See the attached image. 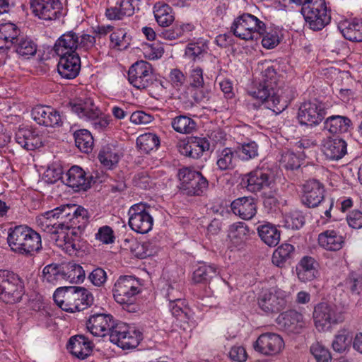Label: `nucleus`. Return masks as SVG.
Returning <instances> with one entry per match:
<instances>
[{
  "instance_id": "ddd939ff",
  "label": "nucleus",
  "mask_w": 362,
  "mask_h": 362,
  "mask_svg": "<svg viewBox=\"0 0 362 362\" xmlns=\"http://www.w3.org/2000/svg\"><path fill=\"white\" fill-rule=\"evenodd\" d=\"M289 295L279 288L263 290L258 297V305L266 313H277L287 305Z\"/></svg>"
},
{
  "instance_id": "423d86ee",
  "label": "nucleus",
  "mask_w": 362,
  "mask_h": 362,
  "mask_svg": "<svg viewBox=\"0 0 362 362\" xmlns=\"http://www.w3.org/2000/svg\"><path fill=\"white\" fill-rule=\"evenodd\" d=\"M25 293L24 280L8 269H0V301L6 305H15L23 300Z\"/></svg>"
},
{
  "instance_id": "5fc2aeb1",
  "label": "nucleus",
  "mask_w": 362,
  "mask_h": 362,
  "mask_svg": "<svg viewBox=\"0 0 362 362\" xmlns=\"http://www.w3.org/2000/svg\"><path fill=\"white\" fill-rule=\"evenodd\" d=\"M74 139L76 146L81 151L89 153L92 151L93 137L88 130L82 129L76 131L74 133Z\"/></svg>"
},
{
  "instance_id": "aec40b11",
  "label": "nucleus",
  "mask_w": 362,
  "mask_h": 362,
  "mask_svg": "<svg viewBox=\"0 0 362 362\" xmlns=\"http://www.w3.org/2000/svg\"><path fill=\"white\" fill-rule=\"evenodd\" d=\"M116 324L117 322L111 314L92 311L86 322V327L93 336L104 337L110 334Z\"/></svg>"
},
{
  "instance_id": "09e8293b",
  "label": "nucleus",
  "mask_w": 362,
  "mask_h": 362,
  "mask_svg": "<svg viewBox=\"0 0 362 362\" xmlns=\"http://www.w3.org/2000/svg\"><path fill=\"white\" fill-rule=\"evenodd\" d=\"M172 128L177 133L189 134L197 129V122L186 115H180L172 119Z\"/></svg>"
},
{
  "instance_id": "6ab92c4d",
  "label": "nucleus",
  "mask_w": 362,
  "mask_h": 362,
  "mask_svg": "<svg viewBox=\"0 0 362 362\" xmlns=\"http://www.w3.org/2000/svg\"><path fill=\"white\" fill-rule=\"evenodd\" d=\"M33 14L43 21L59 18L63 8L60 0H30Z\"/></svg>"
},
{
  "instance_id": "0eeeda50",
  "label": "nucleus",
  "mask_w": 362,
  "mask_h": 362,
  "mask_svg": "<svg viewBox=\"0 0 362 362\" xmlns=\"http://www.w3.org/2000/svg\"><path fill=\"white\" fill-rule=\"evenodd\" d=\"M300 12L309 28L314 31L322 30L331 21V10L325 0H307Z\"/></svg>"
},
{
  "instance_id": "79ce46f5",
  "label": "nucleus",
  "mask_w": 362,
  "mask_h": 362,
  "mask_svg": "<svg viewBox=\"0 0 362 362\" xmlns=\"http://www.w3.org/2000/svg\"><path fill=\"white\" fill-rule=\"evenodd\" d=\"M354 334L349 328H341L335 334L332 346L333 350L339 354L348 352L353 346Z\"/></svg>"
},
{
  "instance_id": "412c9836",
  "label": "nucleus",
  "mask_w": 362,
  "mask_h": 362,
  "mask_svg": "<svg viewBox=\"0 0 362 362\" xmlns=\"http://www.w3.org/2000/svg\"><path fill=\"white\" fill-rule=\"evenodd\" d=\"M152 67L146 61H138L128 71L129 83L137 89H144L152 83Z\"/></svg>"
},
{
  "instance_id": "69168bd1",
  "label": "nucleus",
  "mask_w": 362,
  "mask_h": 362,
  "mask_svg": "<svg viewBox=\"0 0 362 362\" xmlns=\"http://www.w3.org/2000/svg\"><path fill=\"white\" fill-rule=\"evenodd\" d=\"M163 296L168 303H173L184 298V294L178 288L177 284H166L162 289Z\"/></svg>"
},
{
  "instance_id": "f704fd0d",
  "label": "nucleus",
  "mask_w": 362,
  "mask_h": 362,
  "mask_svg": "<svg viewBox=\"0 0 362 362\" xmlns=\"http://www.w3.org/2000/svg\"><path fill=\"white\" fill-rule=\"evenodd\" d=\"M66 346L72 355L85 359L91 354L93 344L84 335L79 334L71 337Z\"/></svg>"
},
{
  "instance_id": "4468645a",
  "label": "nucleus",
  "mask_w": 362,
  "mask_h": 362,
  "mask_svg": "<svg viewBox=\"0 0 362 362\" xmlns=\"http://www.w3.org/2000/svg\"><path fill=\"white\" fill-rule=\"evenodd\" d=\"M313 319L318 330L327 331L332 325L342 322L344 316L341 312H337L334 306L322 302L315 307Z\"/></svg>"
},
{
  "instance_id": "a18cd8bd",
  "label": "nucleus",
  "mask_w": 362,
  "mask_h": 362,
  "mask_svg": "<svg viewBox=\"0 0 362 362\" xmlns=\"http://www.w3.org/2000/svg\"><path fill=\"white\" fill-rule=\"evenodd\" d=\"M257 232L261 240L269 247L277 245L280 241V230L274 224L267 223L259 226Z\"/></svg>"
},
{
  "instance_id": "9d476101",
  "label": "nucleus",
  "mask_w": 362,
  "mask_h": 362,
  "mask_svg": "<svg viewBox=\"0 0 362 362\" xmlns=\"http://www.w3.org/2000/svg\"><path fill=\"white\" fill-rule=\"evenodd\" d=\"M151 210L149 204L142 202L132 205L127 212L129 228L140 234H146L151 231L154 223Z\"/></svg>"
},
{
  "instance_id": "de8ad7c7",
  "label": "nucleus",
  "mask_w": 362,
  "mask_h": 362,
  "mask_svg": "<svg viewBox=\"0 0 362 362\" xmlns=\"http://www.w3.org/2000/svg\"><path fill=\"white\" fill-rule=\"evenodd\" d=\"M219 274L214 264H200L193 272L192 279L197 284H206Z\"/></svg>"
},
{
  "instance_id": "c03bdc74",
  "label": "nucleus",
  "mask_w": 362,
  "mask_h": 362,
  "mask_svg": "<svg viewBox=\"0 0 362 362\" xmlns=\"http://www.w3.org/2000/svg\"><path fill=\"white\" fill-rule=\"evenodd\" d=\"M62 279L70 283H80L85 279V272L83 267L74 262L62 264Z\"/></svg>"
},
{
  "instance_id": "b1692460",
  "label": "nucleus",
  "mask_w": 362,
  "mask_h": 362,
  "mask_svg": "<svg viewBox=\"0 0 362 362\" xmlns=\"http://www.w3.org/2000/svg\"><path fill=\"white\" fill-rule=\"evenodd\" d=\"M22 34L20 27L13 22L0 23V54H7Z\"/></svg>"
},
{
  "instance_id": "7c9ffc66",
  "label": "nucleus",
  "mask_w": 362,
  "mask_h": 362,
  "mask_svg": "<svg viewBox=\"0 0 362 362\" xmlns=\"http://www.w3.org/2000/svg\"><path fill=\"white\" fill-rule=\"evenodd\" d=\"M15 140L22 148L33 151L42 146V136L33 128H20L15 134Z\"/></svg>"
},
{
  "instance_id": "4be33fe9",
  "label": "nucleus",
  "mask_w": 362,
  "mask_h": 362,
  "mask_svg": "<svg viewBox=\"0 0 362 362\" xmlns=\"http://www.w3.org/2000/svg\"><path fill=\"white\" fill-rule=\"evenodd\" d=\"M31 115L37 124L45 127H60L63 123L59 112L51 106L37 105L32 109Z\"/></svg>"
},
{
  "instance_id": "c756f323",
  "label": "nucleus",
  "mask_w": 362,
  "mask_h": 362,
  "mask_svg": "<svg viewBox=\"0 0 362 362\" xmlns=\"http://www.w3.org/2000/svg\"><path fill=\"white\" fill-rule=\"evenodd\" d=\"M317 243L327 251L337 252L344 246L345 238L338 230L327 229L318 235Z\"/></svg>"
},
{
  "instance_id": "5701e85b",
  "label": "nucleus",
  "mask_w": 362,
  "mask_h": 362,
  "mask_svg": "<svg viewBox=\"0 0 362 362\" xmlns=\"http://www.w3.org/2000/svg\"><path fill=\"white\" fill-rule=\"evenodd\" d=\"M62 179L67 186L79 192L90 187L92 177L87 175L81 167L74 165L62 176Z\"/></svg>"
},
{
  "instance_id": "dca6fc26",
  "label": "nucleus",
  "mask_w": 362,
  "mask_h": 362,
  "mask_svg": "<svg viewBox=\"0 0 362 362\" xmlns=\"http://www.w3.org/2000/svg\"><path fill=\"white\" fill-rule=\"evenodd\" d=\"M273 182V177L268 168H256L242 176L240 184L247 191L256 193L269 188Z\"/></svg>"
},
{
  "instance_id": "e433bc0d",
  "label": "nucleus",
  "mask_w": 362,
  "mask_h": 362,
  "mask_svg": "<svg viewBox=\"0 0 362 362\" xmlns=\"http://www.w3.org/2000/svg\"><path fill=\"white\" fill-rule=\"evenodd\" d=\"M231 210L234 214L244 220L252 219L257 213L255 199L251 197H243L231 203Z\"/></svg>"
},
{
  "instance_id": "2eb2a0df",
  "label": "nucleus",
  "mask_w": 362,
  "mask_h": 362,
  "mask_svg": "<svg viewBox=\"0 0 362 362\" xmlns=\"http://www.w3.org/2000/svg\"><path fill=\"white\" fill-rule=\"evenodd\" d=\"M326 112V108L322 102L317 100H308L300 105L298 119L301 125L317 126L323 120Z\"/></svg>"
},
{
  "instance_id": "338daca9",
  "label": "nucleus",
  "mask_w": 362,
  "mask_h": 362,
  "mask_svg": "<svg viewBox=\"0 0 362 362\" xmlns=\"http://www.w3.org/2000/svg\"><path fill=\"white\" fill-rule=\"evenodd\" d=\"M344 286L352 294H360L362 291V276L351 273L344 281Z\"/></svg>"
},
{
  "instance_id": "cd10ccee",
  "label": "nucleus",
  "mask_w": 362,
  "mask_h": 362,
  "mask_svg": "<svg viewBox=\"0 0 362 362\" xmlns=\"http://www.w3.org/2000/svg\"><path fill=\"white\" fill-rule=\"evenodd\" d=\"M322 151L327 159L339 160L347 153V143L339 137H327L322 141Z\"/></svg>"
},
{
  "instance_id": "4c0bfd02",
  "label": "nucleus",
  "mask_w": 362,
  "mask_h": 362,
  "mask_svg": "<svg viewBox=\"0 0 362 362\" xmlns=\"http://www.w3.org/2000/svg\"><path fill=\"white\" fill-rule=\"evenodd\" d=\"M122 156V154L117 145L107 144L101 147L98 158L105 168L112 170L117 167Z\"/></svg>"
},
{
  "instance_id": "c9c22d12",
  "label": "nucleus",
  "mask_w": 362,
  "mask_h": 362,
  "mask_svg": "<svg viewBox=\"0 0 362 362\" xmlns=\"http://www.w3.org/2000/svg\"><path fill=\"white\" fill-rule=\"evenodd\" d=\"M37 40L30 35L22 34L16 41L11 49L23 59H29L34 57L37 51Z\"/></svg>"
},
{
  "instance_id": "37998d69",
  "label": "nucleus",
  "mask_w": 362,
  "mask_h": 362,
  "mask_svg": "<svg viewBox=\"0 0 362 362\" xmlns=\"http://www.w3.org/2000/svg\"><path fill=\"white\" fill-rule=\"evenodd\" d=\"M295 247L289 243H282L273 252L272 262L274 265L283 268L293 257Z\"/></svg>"
},
{
  "instance_id": "0e129e2a",
  "label": "nucleus",
  "mask_w": 362,
  "mask_h": 362,
  "mask_svg": "<svg viewBox=\"0 0 362 362\" xmlns=\"http://www.w3.org/2000/svg\"><path fill=\"white\" fill-rule=\"evenodd\" d=\"M284 223L287 228L298 230L304 225L305 218L300 213L294 211L285 216Z\"/></svg>"
},
{
  "instance_id": "a878e982",
  "label": "nucleus",
  "mask_w": 362,
  "mask_h": 362,
  "mask_svg": "<svg viewBox=\"0 0 362 362\" xmlns=\"http://www.w3.org/2000/svg\"><path fill=\"white\" fill-rule=\"evenodd\" d=\"M59 60L57 64L59 74L66 79L77 77L81 70V58L79 54H57Z\"/></svg>"
},
{
  "instance_id": "6e6d98bb",
  "label": "nucleus",
  "mask_w": 362,
  "mask_h": 362,
  "mask_svg": "<svg viewBox=\"0 0 362 362\" xmlns=\"http://www.w3.org/2000/svg\"><path fill=\"white\" fill-rule=\"evenodd\" d=\"M235 150L238 158L247 161L258 156L259 146L255 141H250L237 146Z\"/></svg>"
},
{
  "instance_id": "9b49d317",
  "label": "nucleus",
  "mask_w": 362,
  "mask_h": 362,
  "mask_svg": "<svg viewBox=\"0 0 362 362\" xmlns=\"http://www.w3.org/2000/svg\"><path fill=\"white\" fill-rule=\"evenodd\" d=\"M141 339L139 330L122 322H117L110 334V341L124 350L135 349Z\"/></svg>"
},
{
  "instance_id": "c85d7f7f",
  "label": "nucleus",
  "mask_w": 362,
  "mask_h": 362,
  "mask_svg": "<svg viewBox=\"0 0 362 362\" xmlns=\"http://www.w3.org/2000/svg\"><path fill=\"white\" fill-rule=\"evenodd\" d=\"M140 0H119L114 6L105 9V16L110 21H122L134 15Z\"/></svg>"
},
{
  "instance_id": "7ed1b4c3",
  "label": "nucleus",
  "mask_w": 362,
  "mask_h": 362,
  "mask_svg": "<svg viewBox=\"0 0 362 362\" xmlns=\"http://www.w3.org/2000/svg\"><path fill=\"white\" fill-rule=\"evenodd\" d=\"M54 303L68 313L82 311L93 303V293L84 287H60L53 294Z\"/></svg>"
},
{
  "instance_id": "20e7f679",
  "label": "nucleus",
  "mask_w": 362,
  "mask_h": 362,
  "mask_svg": "<svg viewBox=\"0 0 362 362\" xmlns=\"http://www.w3.org/2000/svg\"><path fill=\"white\" fill-rule=\"evenodd\" d=\"M7 242L13 252L23 255H33L42 248L40 233L26 225L11 228Z\"/></svg>"
},
{
  "instance_id": "4d7b16f0",
  "label": "nucleus",
  "mask_w": 362,
  "mask_h": 362,
  "mask_svg": "<svg viewBox=\"0 0 362 362\" xmlns=\"http://www.w3.org/2000/svg\"><path fill=\"white\" fill-rule=\"evenodd\" d=\"M189 87L192 89L199 90L204 88V70L198 65L193 64L188 72Z\"/></svg>"
},
{
  "instance_id": "864d4df0",
  "label": "nucleus",
  "mask_w": 362,
  "mask_h": 362,
  "mask_svg": "<svg viewBox=\"0 0 362 362\" xmlns=\"http://www.w3.org/2000/svg\"><path fill=\"white\" fill-rule=\"evenodd\" d=\"M136 144L140 151L149 153L151 151L156 150L160 146L158 136L153 133H146L140 135L136 139Z\"/></svg>"
},
{
  "instance_id": "603ef678",
  "label": "nucleus",
  "mask_w": 362,
  "mask_h": 362,
  "mask_svg": "<svg viewBox=\"0 0 362 362\" xmlns=\"http://www.w3.org/2000/svg\"><path fill=\"white\" fill-rule=\"evenodd\" d=\"M131 40L125 28H117L113 30L110 35V46L119 50L126 49L130 45Z\"/></svg>"
},
{
  "instance_id": "2f4dec72",
  "label": "nucleus",
  "mask_w": 362,
  "mask_h": 362,
  "mask_svg": "<svg viewBox=\"0 0 362 362\" xmlns=\"http://www.w3.org/2000/svg\"><path fill=\"white\" fill-rule=\"evenodd\" d=\"M262 27L257 37V41L261 40L262 47L267 49L277 47L284 37L282 30L275 25H267L264 22Z\"/></svg>"
},
{
  "instance_id": "774afa93",
  "label": "nucleus",
  "mask_w": 362,
  "mask_h": 362,
  "mask_svg": "<svg viewBox=\"0 0 362 362\" xmlns=\"http://www.w3.org/2000/svg\"><path fill=\"white\" fill-rule=\"evenodd\" d=\"M168 78L170 84L177 90H180L187 79L186 75L177 68L170 70Z\"/></svg>"
},
{
  "instance_id": "f3484780",
  "label": "nucleus",
  "mask_w": 362,
  "mask_h": 362,
  "mask_svg": "<svg viewBox=\"0 0 362 362\" xmlns=\"http://www.w3.org/2000/svg\"><path fill=\"white\" fill-rule=\"evenodd\" d=\"M85 229L74 226L60 230L56 237H52L57 247L69 255H77L81 250V234Z\"/></svg>"
},
{
  "instance_id": "a19ab883",
  "label": "nucleus",
  "mask_w": 362,
  "mask_h": 362,
  "mask_svg": "<svg viewBox=\"0 0 362 362\" xmlns=\"http://www.w3.org/2000/svg\"><path fill=\"white\" fill-rule=\"evenodd\" d=\"M338 28L345 39L351 42H362V20L344 21Z\"/></svg>"
},
{
  "instance_id": "052dcab7",
  "label": "nucleus",
  "mask_w": 362,
  "mask_h": 362,
  "mask_svg": "<svg viewBox=\"0 0 362 362\" xmlns=\"http://www.w3.org/2000/svg\"><path fill=\"white\" fill-rule=\"evenodd\" d=\"M205 52L204 43L199 42H190L185 48V55L194 64L197 61L202 59Z\"/></svg>"
},
{
  "instance_id": "e2e57ef3",
  "label": "nucleus",
  "mask_w": 362,
  "mask_h": 362,
  "mask_svg": "<svg viewBox=\"0 0 362 362\" xmlns=\"http://www.w3.org/2000/svg\"><path fill=\"white\" fill-rule=\"evenodd\" d=\"M310 351L316 362H329L332 359L329 351L319 342L313 344L310 346Z\"/></svg>"
},
{
  "instance_id": "13d9d810",
  "label": "nucleus",
  "mask_w": 362,
  "mask_h": 362,
  "mask_svg": "<svg viewBox=\"0 0 362 362\" xmlns=\"http://www.w3.org/2000/svg\"><path fill=\"white\" fill-rule=\"evenodd\" d=\"M43 280L53 285L57 284L59 281H62V264H49L44 267L42 271Z\"/></svg>"
},
{
  "instance_id": "473e14b6",
  "label": "nucleus",
  "mask_w": 362,
  "mask_h": 362,
  "mask_svg": "<svg viewBox=\"0 0 362 362\" xmlns=\"http://www.w3.org/2000/svg\"><path fill=\"white\" fill-rule=\"evenodd\" d=\"M318 263L310 256L303 257L296 265L298 280L303 283L313 281L319 276Z\"/></svg>"
},
{
  "instance_id": "bf43d9fd",
  "label": "nucleus",
  "mask_w": 362,
  "mask_h": 362,
  "mask_svg": "<svg viewBox=\"0 0 362 362\" xmlns=\"http://www.w3.org/2000/svg\"><path fill=\"white\" fill-rule=\"evenodd\" d=\"M249 229L243 222H237L230 226L228 237L235 243L243 242L248 235Z\"/></svg>"
},
{
  "instance_id": "58836bf2",
  "label": "nucleus",
  "mask_w": 362,
  "mask_h": 362,
  "mask_svg": "<svg viewBox=\"0 0 362 362\" xmlns=\"http://www.w3.org/2000/svg\"><path fill=\"white\" fill-rule=\"evenodd\" d=\"M79 35L74 31L63 34L56 42L54 49L57 54H78Z\"/></svg>"
},
{
  "instance_id": "393cba45",
  "label": "nucleus",
  "mask_w": 362,
  "mask_h": 362,
  "mask_svg": "<svg viewBox=\"0 0 362 362\" xmlns=\"http://www.w3.org/2000/svg\"><path fill=\"white\" fill-rule=\"evenodd\" d=\"M303 191L302 202L309 208L317 206L324 200L325 192L324 186L316 180L307 181L303 185Z\"/></svg>"
},
{
  "instance_id": "f8f14e48",
  "label": "nucleus",
  "mask_w": 362,
  "mask_h": 362,
  "mask_svg": "<svg viewBox=\"0 0 362 362\" xmlns=\"http://www.w3.org/2000/svg\"><path fill=\"white\" fill-rule=\"evenodd\" d=\"M180 189L189 196H201L208 189L209 182L203 175L189 168L180 169Z\"/></svg>"
},
{
  "instance_id": "f03ea898",
  "label": "nucleus",
  "mask_w": 362,
  "mask_h": 362,
  "mask_svg": "<svg viewBox=\"0 0 362 362\" xmlns=\"http://www.w3.org/2000/svg\"><path fill=\"white\" fill-rule=\"evenodd\" d=\"M35 223L42 230L56 237L60 230L69 227L85 229L88 223V211L81 206L62 205L38 215Z\"/></svg>"
},
{
  "instance_id": "72a5a7b5",
  "label": "nucleus",
  "mask_w": 362,
  "mask_h": 362,
  "mask_svg": "<svg viewBox=\"0 0 362 362\" xmlns=\"http://www.w3.org/2000/svg\"><path fill=\"white\" fill-rule=\"evenodd\" d=\"M277 324L284 331L298 333L304 326L303 315L295 310L281 313L276 318Z\"/></svg>"
},
{
  "instance_id": "ea45409f",
  "label": "nucleus",
  "mask_w": 362,
  "mask_h": 362,
  "mask_svg": "<svg viewBox=\"0 0 362 362\" xmlns=\"http://www.w3.org/2000/svg\"><path fill=\"white\" fill-rule=\"evenodd\" d=\"M351 126V120L341 115L329 116L324 122V129L332 134L346 133Z\"/></svg>"
},
{
  "instance_id": "3c124183",
  "label": "nucleus",
  "mask_w": 362,
  "mask_h": 362,
  "mask_svg": "<svg viewBox=\"0 0 362 362\" xmlns=\"http://www.w3.org/2000/svg\"><path fill=\"white\" fill-rule=\"evenodd\" d=\"M153 13L158 24L162 27H168L175 20L172 8L165 4H156Z\"/></svg>"
},
{
  "instance_id": "39448f33",
  "label": "nucleus",
  "mask_w": 362,
  "mask_h": 362,
  "mask_svg": "<svg viewBox=\"0 0 362 362\" xmlns=\"http://www.w3.org/2000/svg\"><path fill=\"white\" fill-rule=\"evenodd\" d=\"M69 107L80 119L90 122L98 132L106 129L112 122L111 116L103 114L90 99L72 100L69 103Z\"/></svg>"
},
{
  "instance_id": "8fccbe9b",
  "label": "nucleus",
  "mask_w": 362,
  "mask_h": 362,
  "mask_svg": "<svg viewBox=\"0 0 362 362\" xmlns=\"http://www.w3.org/2000/svg\"><path fill=\"white\" fill-rule=\"evenodd\" d=\"M168 307L172 315L177 320L188 322L192 317V310L185 298L173 303H168Z\"/></svg>"
},
{
  "instance_id": "49530a36",
  "label": "nucleus",
  "mask_w": 362,
  "mask_h": 362,
  "mask_svg": "<svg viewBox=\"0 0 362 362\" xmlns=\"http://www.w3.org/2000/svg\"><path fill=\"white\" fill-rule=\"evenodd\" d=\"M235 150L226 147L216 152V165L218 170H232L236 166Z\"/></svg>"
},
{
  "instance_id": "bb28decb",
  "label": "nucleus",
  "mask_w": 362,
  "mask_h": 362,
  "mask_svg": "<svg viewBox=\"0 0 362 362\" xmlns=\"http://www.w3.org/2000/svg\"><path fill=\"white\" fill-rule=\"evenodd\" d=\"M210 144L205 137L190 136L183 141L179 146V151L185 156L199 158L206 151H208Z\"/></svg>"
},
{
  "instance_id": "a211bd4d",
  "label": "nucleus",
  "mask_w": 362,
  "mask_h": 362,
  "mask_svg": "<svg viewBox=\"0 0 362 362\" xmlns=\"http://www.w3.org/2000/svg\"><path fill=\"white\" fill-rule=\"evenodd\" d=\"M283 338L274 332L261 334L254 341V350L264 356H272L279 354L284 348Z\"/></svg>"
},
{
  "instance_id": "680f3d73",
  "label": "nucleus",
  "mask_w": 362,
  "mask_h": 362,
  "mask_svg": "<svg viewBox=\"0 0 362 362\" xmlns=\"http://www.w3.org/2000/svg\"><path fill=\"white\" fill-rule=\"evenodd\" d=\"M300 155L297 156L292 151H286L281 155V165L287 170L298 169L300 166Z\"/></svg>"
},
{
  "instance_id": "1a4fd4ad",
  "label": "nucleus",
  "mask_w": 362,
  "mask_h": 362,
  "mask_svg": "<svg viewBox=\"0 0 362 362\" xmlns=\"http://www.w3.org/2000/svg\"><path fill=\"white\" fill-rule=\"evenodd\" d=\"M263 22L255 15L243 13L233 20L230 32L238 38L245 41H257Z\"/></svg>"
},
{
  "instance_id": "f257e3e1",
  "label": "nucleus",
  "mask_w": 362,
  "mask_h": 362,
  "mask_svg": "<svg viewBox=\"0 0 362 362\" xmlns=\"http://www.w3.org/2000/svg\"><path fill=\"white\" fill-rule=\"evenodd\" d=\"M283 84L274 66L268 65L262 72V79L258 86L249 94L259 100L266 108L275 115H279L296 98L295 90Z\"/></svg>"
},
{
  "instance_id": "6e6552de",
  "label": "nucleus",
  "mask_w": 362,
  "mask_h": 362,
  "mask_svg": "<svg viewBox=\"0 0 362 362\" xmlns=\"http://www.w3.org/2000/svg\"><path fill=\"white\" fill-rule=\"evenodd\" d=\"M142 280L134 276H120L115 281L112 294L115 300L123 305H130L142 292Z\"/></svg>"
}]
</instances>
